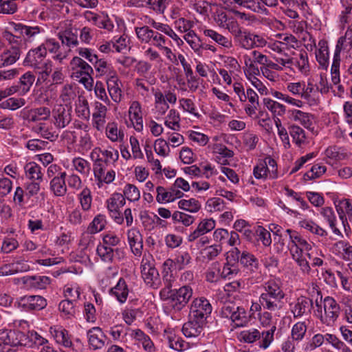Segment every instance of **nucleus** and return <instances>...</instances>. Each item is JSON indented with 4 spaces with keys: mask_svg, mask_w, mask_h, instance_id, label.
I'll list each match as a JSON object with an SVG mask.
<instances>
[{
    "mask_svg": "<svg viewBox=\"0 0 352 352\" xmlns=\"http://www.w3.org/2000/svg\"><path fill=\"white\" fill-rule=\"evenodd\" d=\"M221 313L223 317L230 319L237 327H243L248 322L245 309L232 302L225 303Z\"/></svg>",
    "mask_w": 352,
    "mask_h": 352,
    "instance_id": "4",
    "label": "nucleus"
},
{
    "mask_svg": "<svg viewBox=\"0 0 352 352\" xmlns=\"http://www.w3.org/2000/svg\"><path fill=\"white\" fill-rule=\"evenodd\" d=\"M47 53L44 48L39 46L28 51L23 60V65L32 67L34 71L43 68L45 65L51 63V61L46 59Z\"/></svg>",
    "mask_w": 352,
    "mask_h": 352,
    "instance_id": "5",
    "label": "nucleus"
},
{
    "mask_svg": "<svg viewBox=\"0 0 352 352\" xmlns=\"http://www.w3.org/2000/svg\"><path fill=\"white\" fill-rule=\"evenodd\" d=\"M294 56L292 58V66L296 67L301 72H306L309 70V65L308 61L307 52L302 50L298 54L293 53Z\"/></svg>",
    "mask_w": 352,
    "mask_h": 352,
    "instance_id": "30",
    "label": "nucleus"
},
{
    "mask_svg": "<svg viewBox=\"0 0 352 352\" xmlns=\"http://www.w3.org/2000/svg\"><path fill=\"white\" fill-rule=\"evenodd\" d=\"M25 101L23 98H10L0 103V107L3 109L15 110L23 106Z\"/></svg>",
    "mask_w": 352,
    "mask_h": 352,
    "instance_id": "61",
    "label": "nucleus"
},
{
    "mask_svg": "<svg viewBox=\"0 0 352 352\" xmlns=\"http://www.w3.org/2000/svg\"><path fill=\"white\" fill-rule=\"evenodd\" d=\"M235 41L240 47L246 50L263 47L267 43V41L263 36L247 31H243L235 39Z\"/></svg>",
    "mask_w": 352,
    "mask_h": 352,
    "instance_id": "7",
    "label": "nucleus"
},
{
    "mask_svg": "<svg viewBox=\"0 0 352 352\" xmlns=\"http://www.w3.org/2000/svg\"><path fill=\"white\" fill-rule=\"evenodd\" d=\"M33 131L41 134V137L50 141H54L58 138V134L55 131H52L49 126L45 123H39L38 125L33 126Z\"/></svg>",
    "mask_w": 352,
    "mask_h": 352,
    "instance_id": "42",
    "label": "nucleus"
},
{
    "mask_svg": "<svg viewBox=\"0 0 352 352\" xmlns=\"http://www.w3.org/2000/svg\"><path fill=\"white\" fill-rule=\"evenodd\" d=\"M349 47V43L346 38V36L340 37L336 47L333 63L331 68V80L333 84L337 85L340 82V52L342 50H345Z\"/></svg>",
    "mask_w": 352,
    "mask_h": 352,
    "instance_id": "8",
    "label": "nucleus"
},
{
    "mask_svg": "<svg viewBox=\"0 0 352 352\" xmlns=\"http://www.w3.org/2000/svg\"><path fill=\"white\" fill-rule=\"evenodd\" d=\"M240 263L246 267H250L251 270L258 267V261L254 256L246 251L241 253Z\"/></svg>",
    "mask_w": 352,
    "mask_h": 352,
    "instance_id": "53",
    "label": "nucleus"
},
{
    "mask_svg": "<svg viewBox=\"0 0 352 352\" xmlns=\"http://www.w3.org/2000/svg\"><path fill=\"white\" fill-rule=\"evenodd\" d=\"M66 173L63 172L56 175L50 182V189L56 196H63L67 192L65 184Z\"/></svg>",
    "mask_w": 352,
    "mask_h": 352,
    "instance_id": "25",
    "label": "nucleus"
},
{
    "mask_svg": "<svg viewBox=\"0 0 352 352\" xmlns=\"http://www.w3.org/2000/svg\"><path fill=\"white\" fill-rule=\"evenodd\" d=\"M58 36L63 45L74 47H76L78 44L76 31L74 32L70 28L60 32Z\"/></svg>",
    "mask_w": 352,
    "mask_h": 352,
    "instance_id": "33",
    "label": "nucleus"
},
{
    "mask_svg": "<svg viewBox=\"0 0 352 352\" xmlns=\"http://www.w3.org/2000/svg\"><path fill=\"white\" fill-rule=\"evenodd\" d=\"M215 221L212 219H204L199 223L196 230L188 236V241H195L199 237L212 230L215 228Z\"/></svg>",
    "mask_w": 352,
    "mask_h": 352,
    "instance_id": "23",
    "label": "nucleus"
},
{
    "mask_svg": "<svg viewBox=\"0 0 352 352\" xmlns=\"http://www.w3.org/2000/svg\"><path fill=\"white\" fill-rule=\"evenodd\" d=\"M51 333L54 336L56 342L58 344L63 345L65 347L72 346V341L68 337V332L67 330L61 327L51 328Z\"/></svg>",
    "mask_w": 352,
    "mask_h": 352,
    "instance_id": "35",
    "label": "nucleus"
},
{
    "mask_svg": "<svg viewBox=\"0 0 352 352\" xmlns=\"http://www.w3.org/2000/svg\"><path fill=\"white\" fill-rule=\"evenodd\" d=\"M35 80V76L30 72L24 74L20 78V92L25 94L29 90Z\"/></svg>",
    "mask_w": 352,
    "mask_h": 352,
    "instance_id": "52",
    "label": "nucleus"
},
{
    "mask_svg": "<svg viewBox=\"0 0 352 352\" xmlns=\"http://www.w3.org/2000/svg\"><path fill=\"white\" fill-rule=\"evenodd\" d=\"M316 58L319 65L324 69L329 65V50L328 46L323 44L316 51Z\"/></svg>",
    "mask_w": 352,
    "mask_h": 352,
    "instance_id": "48",
    "label": "nucleus"
},
{
    "mask_svg": "<svg viewBox=\"0 0 352 352\" xmlns=\"http://www.w3.org/2000/svg\"><path fill=\"white\" fill-rule=\"evenodd\" d=\"M324 317L321 320L327 326H332L339 317L340 307L334 298L327 296L324 299Z\"/></svg>",
    "mask_w": 352,
    "mask_h": 352,
    "instance_id": "11",
    "label": "nucleus"
},
{
    "mask_svg": "<svg viewBox=\"0 0 352 352\" xmlns=\"http://www.w3.org/2000/svg\"><path fill=\"white\" fill-rule=\"evenodd\" d=\"M107 107L102 103L95 102V111L93 113V126L98 130L101 131L105 123Z\"/></svg>",
    "mask_w": 352,
    "mask_h": 352,
    "instance_id": "24",
    "label": "nucleus"
},
{
    "mask_svg": "<svg viewBox=\"0 0 352 352\" xmlns=\"http://www.w3.org/2000/svg\"><path fill=\"white\" fill-rule=\"evenodd\" d=\"M59 310L68 318L74 316L76 313L75 305L73 300L66 299L62 300L58 305Z\"/></svg>",
    "mask_w": 352,
    "mask_h": 352,
    "instance_id": "60",
    "label": "nucleus"
},
{
    "mask_svg": "<svg viewBox=\"0 0 352 352\" xmlns=\"http://www.w3.org/2000/svg\"><path fill=\"white\" fill-rule=\"evenodd\" d=\"M326 167L320 164L314 165L309 171L305 173L303 176L304 180H311L320 177L326 172Z\"/></svg>",
    "mask_w": 352,
    "mask_h": 352,
    "instance_id": "51",
    "label": "nucleus"
},
{
    "mask_svg": "<svg viewBox=\"0 0 352 352\" xmlns=\"http://www.w3.org/2000/svg\"><path fill=\"white\" fill-rule=\"evenodd\" d=\"M18 307L24 311H39L47 306V300L41 296H25L17 300Z\"/></svg>",
    "mask_w": 352,
    "mask_h": 352,
    "instance_id": "12",
    "label": "nucleus"
},
{
    "mask_svg": "<svg viewBox=\"0 0 352 352\" xmlns=\"http://www.w3.org/2000/svg\"><path fill=\"white\" fill-rule=\"evenodd\" d=\"M111 160L107 158L98 157L97 158L94 164V174L101 178L102 171L107 170V167L109 163Z\"/></svg>",
    "mask_w": 352,
    "mask_h": 352,
    "instance_id": "64",
    "label": "nucleus"
},
{
    "mask_svg": "<svg viewBox=\"0 0 352 352\" xmlns=\"http://www.w3.org/2000/svg\"><path fill=\"white\" fill-rule=\"evenodd\" d=\"M21 280L24 286L29 289H43L50 284V278L45 276H27Z\"/></svg>",
    "mask_w": 352,
    "mask_h": 352,
    "instance_id": "19",
    "label": "nucleus"
},
{
    "mask_svg": "<svg viewBox=\"0 0 352 352\" xmlns=\"http://www.w3.org/2000/svg\"><path fill=\"white\" fill-rule=\"evenodd\" d=\"M188 317V321L183 325L182 332L186 337H196L201 333L206 322L196 319V318L190 315Z\"/></svg>",
    "mask_w": 352,
    "mask_h": 352,
    "instance_id": "17",
    "label": "nucleus"
},
{
    "mask_svg": "<svg viewBox=\"0 0 352 352\" xmlns=\"http://www.w3.org/2000/svg\"><path fill=\"white\" fill-rule=\"evenodd\" d=\"M109 293L114 296L120 303L126 302L129 294V289L124 279L120 278L116 285L110 289Z\"/></svg>",
    "mask_w": 352,
    "mask_h": 352,
    "instance_id": "27",
    "label": "nucleus"
},
{
    "mask_svg": "<svg viewBox=\"0 0 352 352\" xmlns=\"http://www.w3.org/2000/svg\"><path fill=\"white\" fill-rule=\"evenodd\" d=\"M153 32V30L150 29L149 27L146 25L135 28V33L138 39L145 43H148L151 41Z\"/></svg>",
    "mask_w": 352,
    "mask_h": 352,
    "instance_id": "50",
    "label": "nucleus"
},
{
    "mask_svg": "<svg viewBox=\"0 0 352 352\" xmlns=\"http://www.w3.org/2000/svg\"><path fill=\"white\" fill-rule=\"evenodd\" d=\"M223 3L226 8L244 7L252 11H258L259 8L257 0H223Z\"/></svg>",
    "mask_w": 352,
    "mask_h": 352,
    "instance_id": "32",
    "label": "nucleus"
},
{
    "mask_svg": "<svg viewBox=\"0 0 352 352\" xmlns=\"http://www.w3.org/2000/svg\"><path fill=\"white\" fill-rule=\"evenodd\" d=\"M51 115V111L48 107H41L32 109L23 113V118L29 122H36L42 120H47Z\"/></svg>",
    "mask_w": 352,
    "mask_h": 352,
    "instance_id": "21",
    "label": "nucleus"
},
{
    "mask_svg": "<svg viewBox=\"0 0 352 352\" xmlns=\"http://www.w3.org/2000/svg\"><path fill=\"white\" fill-rule=\"evenodd\" d=\"M286 232L289 234L292 244L289 245V252L292 254H305L311 259L313 254L312 245L306 239L295 230L287 229Z\"/></svg>",
    "mask_w": 352,
    "mask_h": 352,
    "instance_id": "2",
    "label": "nucleus"
},
{
    "mask_svg": "<svg viewBox=\"0 0 352 352\" xmlns=\"http://www.w3.org/2000/svg\"><path fill=\"white\" fill-rule=\"evenodd\" d=\"M105 226L104 217L102 214H98L94 217L92 222L88 227V230L90 233L94 234L101 231Z\"/></svg>",
    "mask_w": 352,
    "mask_h": 352,
    "instance_id": "59",
    "label": "nucleus"
},
{
    "mask_svg": "<svg viewBox=\"0 0 352 352\" xmlns=\"http://www.w3.org/2000/svg\"><path fill=\"white\" fill-rule=\"evenodd\" d=\"M292 259L297 263L300 267V271L304 274H309L311 272V266L307 260L308 257L305 254H292L291 255Z\"/></svg>",
    "mask_w": 352,
    "mask_h": 352,
    "instance_id": "43",
    "label": "nucleus"
},
{
    "mask_svg": "<svg viewBox=\"0 0 352 352\" xmlns=\"http://www.w3.org/2000/svg\"><path fill=\"white\" fill-rule=\"evenodd\" d=\"M106 134L109 139L112 142L122 140L124 133L118 130L117 124L115 122L108 123L106 126Z\"/></svg>",
    "mask_w": 352,
    "mask_h": 352,
    "instance_id": "49",
    "label": "nucleus"
},
{
    "mask_svg": "<svg viewBox=\"0 0 352 352\" xmlns=\"http://www.w3.org/2000/svg\"><path fill=\"white\" fill-rule=\"evenodd\" d=\"M283 298L262 294H261L259 297V302L261 304L263 309L270 311H275L280 309L283 307Z\"/></svg>",
    "mask_w": 352,
    "mask_h": 352,
    "instance_id": "26",
    "label": "nucleus"
},
{
    "mask_svg": "<svg viewBox=\"0 0 352 352\" xmlns=\"http://www.w3.org/2000/svg\"><path fill=\"white\" fill-rule=\"evenodd\" d=\"M79 200L83 210L87 211L91 208L92 198L89 188H84L79 195Z\"/></svg>",
    "mask_w": 352,
    "mask_h": 352,
    "instance_id": "62",
    "label": "nucleus"
},
{
    "mask_svg": "<svg viewBox=\"0 0 352 352\" xmlns=\"http://www.w3.org/2000/svg\"><path fill=\"white\" fill-rule=\"evenodd\" d=\"M263 104L273 113L278 116L283 115L285 111V107L270 98H264Z\"/></svg>",
    "mask_w": 352,
    "mask_h": 352,
    "instance_id": "55",
    "label": "nucleus"
},
{
    "mask_svg": "<svg viewBox=\"0 0 352 352\" xmlns=\"http://www.w3.org/2000/svg\"><path fill=\"white\" fill-rule=\"evenodd\" d=\"M239 273V269L235 263L228 262L224 265L222 270H220V276L223 278H232Z\"/></svg>",
    "mask_w": 352,
    "mask_h": 352,
    "instance_id": "56",
    "label": "nucleus"
},
{
    "mask_svg": "<svg viewBox=\"0 0 352 352\" xmlns=\"http://www.w3.org/2000/svg\"><path fill=\"white\" fill-rule=\"evenodd\" d=\"M178 206L180 209L188 211L190 212H197L201 208L199 201L194 198L190 199H181L178 202Z\"/></svg>",
    "mask_w": 352,
    "mask_h": 352,
    "instance_id": "44",
    "label": "nucleus"
},
{
    "mask_svg": "<svg viewBox=\"0 0 352 352\" xmlns=\"http://www.w3.org/2000/svg\"><path fill=\"white\" fill-rule=\"evenodd\" d=\"M179 121L180 118L179 113L175 109H171L169 111L167 120L165 121L164 124L170 129L178 131L179 129Z\"/></svg>",
    "mask_w": 352,
    "mask_h": 352,
    "instance_id": "54",
    "label": "nucleus"
},
{
    "mask_svg": "<svg viewBox=\"0 0 352 352\" xmlns=\"http://www.w3.org/2000/svg\"><path fill=\"white\" fill-rule=\"evenodd\" d=\"M155 261L150 254H144L141 262V274L145 283L153 288L158 287L159 272L155 267Z\"/></svg>",
    "mask_w": 352,
    "mask_h": 352,
    "instance_id": "1",
    "label": "nucleus"
},
{
    "mask_svg": "<svg viewBox=\"0 0 352 352\" xmlns=\"http://www.w3.org/2000/svg\"><path fill=\"white\" fill-rule=\"evenodd\" d=\"M20 56V49L16 46H11L6 52H4L0 56L1 61L3 65H9L14 63Z\"/></svg>",
    "mask_w": 352,
    "mask_h": 352,
    "instance_id": "37",
    "label": "nucleus"
},
{
    "mask_svg": "<svg viewBox=\"0 0 352 352\" xmlns=\"http://www.w3.org/2000/svg\"><path fill=\"white\" fill-rule=\"evenodd\" d=\"M126 203L125 197L121 193H113L111 197L107 199V209L110 216L114 221L122 224L124 221V217L122 215L120 209L124 206Z\"/></svg>",
    "mask_w": 352,
    "mask_h": 352,
    "instance_id": "9",
    "label": "nucleus"
},
{
    "mask_svg": "<svg viewBox=\"0 0 352 352\" xmlns=\"http://www.w3.org/2000/svg\"><path fill=\"white\" fill-rule=\"evenodd\" d=\"M72 110L62 104H58L52 111L54 124L58 129H63L72 121Z\"/></svg>",
    "mask_w": 352,
    "mask_h": 352,
    "instance_id": "14",
    "label": "nucleus"
},
{
    "mask_svg": "<svg viewBox=\"0 0 352 352\" xmlns=\"http://www.w3.org/2000/svg\"><path fill=\"white\" fill-rule=\"evenodd\" d=\"M107 85L111 99L115 102L119 103L122 98V82L115 72H112V75L107 78Z\"/></svg>",
    "mask_w": 352,
    "mask_h": 352,
    "instance_id": "18",
    "label": "nucleus"
},
{
    "mask_svg": "<svg viewBox=\"0 0 352 352\" xmlns=\"http://www.w3.org/2000/svg\"><path fill=\"white\" fill-rule=\"evenodd\" d=\"M41 167L34 162L25 164L24 170L28 179L33 181L42 182L43 174Z\"/></svg>",
    "mask_w": 352,
    "mask_h": 352,
    "instance_id": "29",
    "label": "nucleus"
},
{
    "mask_svg": "<svg viewBox=\"0 0 352 352\" xmlns=\"http://www.w3.org/2000/svg\"><path fill=\"white\" fill-rule=\"evenodd\" d=\"M313 116L300 110H293L291 111V119L299 122L305 128H310L312 125Z\"/></svg>",
    "mask_w": 352,
    "mask_h": 352,
    "instance_id": "38",
    "label": "nucleus"
},
{
    "mask_svg": "<svg viewBox=\"0 0 352 352\" xmlns=\"http://www.w3.org/2000/svg\"><path fill=\"white\" fill-rule=\"evenodd\" d=\"M162 280L164 287L160 291V296L162 300H167L168 294L171 293L172 287L175 281V278L173 272L167 271L162 272Z\"/></svg>",
    "mask_w": 352,
    "mask_h": 352,
    "instance_id": "31",
    "label": "nucleus"
},
{
    "mask_svg": "<svg viewBox=\"0 0 352 352\" xmlns=\"http://www.w3.org/2000/svg\"><path fill=\"white\" fill-rule=\"evenodd\" d=\"M72 163L75 169L80 173L85 175L89 173L90 164L87 160L81 157H77L73 160Z\"/></svg>",
    "mask_w": 352,
    "mask_h": 352,
    "instance_id": "58",
    "label": "nucleus"
},
{
    "mask_svg": "<svg viewBox=\"0 0 352 352\" xmlns=\"http://www.w3.org/2000/svg\"><path fill=\"white\" fill-rule=\"evenodd\" d=\"M204 34L206 36L210 38L217 44L227 49H230L232 47V43L231 39L223 36L222 34H219L217 32L213 30H205L204 31Z\"/></svg>",
    "mask_w": 352,
    "mask_h": 352,
    "instance_id": "36",
    "label": "nucleus"
},
{
    "mask_svg": "<svg viewBox=\"0 0 352 352\" xmlns=\"http://www.w3.org/2000/svg\"><path fill=\"white\" fill-rule=\"evenodd\" d=\"M301 228H305L311 233L318 234L321 236H326L327 232L323 228H320L316 223L309 220H302L299 222Z\"/></svg>",
    "mask_w": 352,
    "mask_h": 352,
    "instance_id": "47",
    "label": "nucleus"
},
{
    "mask_svg": "<svg viewBox=\"0 0 352 352\" xmlns=\"http://www.w3.org/2000/svg\"><path fill=\"white\" fill-rule=\"evenodd\" d=\"M17 5L14 0H0V13L12 14L17 10Z\"/></svg>",
    "mask_w": 352,
    "mask_h": 352,
    "instance_id": "63",
    "label": "nucleus"
},
{
    "mask_svg": "<svg viewBox=\"0 0 352 352\" xmlns=\"http://www.w3.org/2000/svg\"><path fill=\"white\" fill-rule=\"evenodd\" d=\"M30 342L29 336L20 331L0 329V345L26 346Z\"/></svg>",
    "mask_w": 352,
    "mask_h": 352,
    "instance_id": "6",
    "label": "nucleus"
},
{
    "mask_svg": "<svg viewBox=\"0 0 352 352\" xmlns=\"http://www.w3.org/2000/svg\"><path fill=\"white\" fill-rule=\"evenodd\" d=\"M89 344L94 350L100 349L104 346L107 338L98 327L90 329L87 331Z\"/></svg>",
    "mask_w": 352,
    "mask_h": 352,
    "instance_id": "20",
    "label": "nucleus"
},
{
    "mask_svg": "<svg viewBox=\"0 0 352 352\" xmlns=\"http://www.w3.org/2000/svg\"><path fill=\"white\" fill-rule=\"evenodd\" d=\"M290 307L294 317L296 318L302 316H307L311 313L313 307V301L307 297L300 296L297 298L294 305H290Z\"/></svg>",
    "mask_w": 352,
    "mask_h": 352,
    "instance_id": "16",
    "label": "nucleus"
},
{
    "mask_svg": "<svg viewBox=\"0 0 352 352\" xmlns=\"http://www.w3.org/2000/svg\"><path fill=\"white\" fill-rule=\"evenodd\" d=\"M212 312V306L209 301L204 298H195L193 300L190 308L189 315L206 322L207 318Z\"/></svg>",
    "mask_w": 352,
    "mask_h": 352,
    "instance_id": "10",
    "label": "nucleus"
},
{
    "mask_svg": "<svg viewBox=\"0 0 352 352\" xmlns=\"http://www.w3.org/2000/svg\"><path fill=\"white\" fill-rule=\"evenodd\" d=\"M168 296L167 300H170V307L175 311H180L192 298V289L188 285H184L179 289H173Z\"/></svg>",
    "mask_w": 352,
    "mask_h": 352,
    "instance_id": "3",
    "label": "nucleus"
},
{
    "mask_svg": "<svg viewBox=\"0 0 352 352\" xmlns=\"http://www.w3.org/2000/svg\"><path fill=\"white\" fill-rule=\"evenodd\" d=\"M124 196L130 201H135L140 199V192L135 185L128 184L124 188Z\"/></svg>",
    "mask_w": 352,
    "mask_h": 352,
    "instance_id": "57",
    "label": "nucleus"
},
{
    "mask_svg": "<svg viewBox=\"0 0 352 352\" xmlns=\"http://www.w3.org/2000/svg\"><path fill=\"white\" fill-rule=\"evenodd\" d=\"M15 32L21 34L25 41L32 42L38 38L40 34L44 31L43 28L38 25H28L23 23H12Z\"/></svg>",
    "mask_w": 352,
    "mask_h": 352,
    "instance_id": "13",
    "label": "nucleus"
},
{
    "mask_svg": "<svg viewBox=\"0 0 352 352\" xmlns=\"http://www.w3.org/2000/svg\"><path fill=\"white\" fill-rule=\"evenodd\" d=\"M321 214L324 218L328 221L330 228L332 229L333 233L336 235H341V232L338 228L336 227V215L331 208L325 207L321 210Z\"/></svg>",
    "mask_w": 352,
    "mask_h": 352,
    "instance_id": "45",
    "label": "nucleus"
},
{
    "mask_svg": "<svg viewBox=\"0 0 352 352\" xmlns=\"http://www.w3.org/2000/svg\"><path fill=\"white\" fill-rule=\"evenodd\" d=\"M184 38L189 44L190 47L194 50L198 55L201 54V47H203V41L196 34V33L191 30L186 33Z\"/></svg>",
    "mask_w": 352,
    "mask_h": 352,
    "instance_id": "39",
    "label": "nucleus"
},
{
    "mask_svg": "<svg viewBox=\"0 0 352 352\" xmlns=\"http://www.w3.org/2000/svg\"><path fill=\"white\" fill-rule=\"evenodd\" d=\"M263 287L264 292L261 294L262 295H266L280 298H285V293L283 292L280 286L273 280L266 282Z\"/></svg>",
    "mask_w": 352,
    "mask_h": 352,
    "instance_id": "34",
    "label": "nucleus"
},
{
    "mask_svg": "<svg viewBox=\"0 0 352 352\" xmlns=\"http://www.w3.org/2000/svg\"><path fill=\"white\" fill-rule=\"evenodd\" d=\"M98 255L100 257V258L104 262H112L113 258L114 256V250L109 246H107L105 245L100 244L97 247L96 250ZM115 252L118 254L120 252V250L116 248L115 250Z\"/></svg>",
    "mask_w": 352,
    "mask_h": 352,
    "instance_id": "41",
    "label": "nucleus"
},
{
    "mask_svg": "<svg viewBox=\"0 0 352 352\" xmlns=\"http://www.w3.org/2000/svg\"><path fill=\"white\" fill-rule=\"evenodd\" d=\"M302 98L307 100L310 105L316 104L318 101L316 95L319 91V87H316L311 80H308L307 85H305V82H302Z\"/></svg>",
    "mask_w": 352,
    "mask_h": 352,
    "instance_id": "28",
    "label": "nucleus"
},
{
    "mask_svg": "<svg viewBox=\"0 0 352 352\" xmlns=\"http://www.w3.org/2000/svg\"><path fill=\"white\" fill-rule=\"evenodd\" d=\"M70 66L71 76L73 78H78L82 76H88L89 74H94L93 68L79 56H74L72 59Z\"/></svg>",
    "mask_w": 352,
    "mask_h": 352,
    "instance_id": "15",
    "label": "nucleus"
},
{
    "mask_svg": "<svg viewBox=\"0 0 352 352\" xmlns=\"http://www.w3.org/2000/svg\"><path fill=\"white\" fill-rule=\"evenodd\" d=\"M290 135L292 137L293 140L298 146H300L305 143L306 135L305 131L300 126L293 124L289 127Z\"/></svg>",
    "mask_w": 352,
    "mask_h": 352,
    "instance_id": "46",
    "label": "nucleus"
},
{
    "mask_svg": "<svg viewBox=\"0 0 352 352\" xmlns=\"http://www.w3.org/2000/svg\"><path fill=\"white\" fill-rule=\"evenodd\" d=\"M127 236L132 252L135 256H140L143 248L141 234L137 229L132 228L128 231Z\"/></svg>",
    "mask_w": 352,
    "mask_h": 352,
    "instance_id": "22",
    "label": "nucleus"
},
{
    "mask_svg": "<svg viewBox=\"0 0 352 352\" xmlns=\"http://www.w3.org/2000/svg\"><path fill=\"white\" fill-rule=\"evenodd\" d=\"M88 14L91 15V19L89 20H91L98 28L107 30L109 32L113 29L114 25L108 16H100L93 12Z\"/></svg>",
    "mask_w": 352,
    "mask_h": 352,
    "instance_id": "40",
    "label": "nucleus"
}]
</instances>
